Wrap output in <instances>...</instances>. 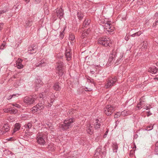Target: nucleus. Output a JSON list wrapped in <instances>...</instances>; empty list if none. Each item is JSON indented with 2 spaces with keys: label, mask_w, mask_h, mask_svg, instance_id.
<instances>
[{
  "label": "nucleus",
  "mask_w": 158,
  "mask_h": 158,
  "mask_svg": "<svg viewBox=\"0 0 158 158\" xmlns=\"http://www.w3.org/2000/svg\"><path fill=\"white\" fill-rule=\"evenodd\" d=\"M74 122V120L73 119L65 120L63 124L60 125V127L64 130H66L71 127L72 124Z\"/></svg>",
  "instance_id": "1"
},
{
  "label": "nucleus",
  "mask_w": 158,
  "mask_h": 158,
  "mask_svg": "<svg viewBox=\"0 0 158 158\" xmlns=\"http://www.w3.org/2000/svg\"><path fill=\"white\" fill-rule=\"evenodd\" d=\"M98 41L99 44L106 47L109 46L110 44L111 43L110 39L106 36L100 38Z\"/></svg>",
  "instance_id": "2"
},
{
  "label": "nucleus",
  "mask_w": 158,
  "mask_h": 158,
  "mask_svg": "<svg viewBox=\"0 0 158 158\" xmlns=\"http://www.w3.org/2000/svg\"><path fill=\"white\" fill-rule=\"evenodd\" d=\"M64 68L62 62H58L57 63L56 67V73L59 76H61L63 74L64 72Z\"/></svg>",
  "instance_id": "3"
},
{
  "label": "nucleus",
  "mask_w": 158,
  "mask_h": 158,
  "mask_svg": "<svg viewBox=\"0 0 158 158\" xmlns=\"http://www.w3.org/2000/svg\"><path fill=\"white\" fill-rule=\"evenodd\" d=\"M36 99V96L25 97L24 100V103L27 105H31L33 104Z\"/></svg>",
  "instance_id": "4"
},
{
  "label": "nucleus",
  "mask_w": 158,
  "mask_h": 158,
  "mask_svg": "<svg viewBox=\"0 0 158 158\" xmlns=\"http://www.w3.org/2000/svg\"><path fill=\"white\" fill-rule=\"evenodd\" d=\"M114 109L113 106L111 105L106 106L104 109V113L107 115H110L114 111Z\"/></svg>",
  "instance_id": "5"
},
{
  "label": "nucleus",
  "mask_w": 158,
  "mask_h": 158,
  "mask_svg": "<svg viewBox=\"0 0 158 158\" xmlns=\"http://www.w3.org/2000/svg\"><path fill=\"white\" fill-rule=\"evenodd\" d=\"M37 139L38 143L42 145H44L45 144L44 135L43 133H39L37 135Z\"/></svg>",
  "instance_id": "6"
},
{
  "label": "nucleus",
  "mask_w": 158,
  "mask_h": 158,
  "mask_svg": "<svg viewBox=\"0 0 158 158\" xmlns=\"http://www.w3.org/2000/svg\"><path fill=\"white\" fill-rule=\"evenodd\" d=\"M117 80L115 77L110 79L108 81L106 85V88H109L111 87L116 81Z\"/></svg>",
  "instance_id": "7"
},
{
  "label": "nucleus",
  "mask_w": 158,
  "mask_h": 158,
  "mask_svg": "<svg viewBox=\"0 0 158 158\" xmlns=\"http://www.w3.org/2000/svg\"><path fill=\"white\" fill-rule=\"evenodd\" d=\"M3 111L6 113L10 112L11 114H15L17 112V110L15 108H12L10 106L8 108L3 109Z\"/></svg>",
  "instance_id": "8"
},
{
  "label": "nucleus",
  "mask_w": 158,
  "mask_h": 158,
  "mask_svg": "<svg viewBox=\"0 0 158 158\" xmlns=\"http://www.w3.org/2000/svg\"><path fill=\"white\" fill-rule=\"evenodd\" d=\"M71 50L69 48H67L65 51V56L68 60L70 59L71 57Z\"/></svg>",
  "instance_id": "9"
},
{
  "label": "nucleus",
  "mask_w": 158,
  "mask_h": 158,
  "mask_svg": "<svg viewBox=\"0 0 158 158\" xmlns=\"http://www.w3.org/2000/svg\"><path fill=\"white\" fill-rule=\"evenodd\" d=\"M111 22H108L105 24V28L107 29L108 31H111V30H113V27H112V26H111Z\"/></svg>",
  "instance_id": "10"
},
{
  "label": "nucleus",
  "mask_w": 158,
  "mask_h": 158,
  "mask_svg": "<svg viewBox=\"0 0 158 158\" xmlns=\"http://www.w3.org/2000/svg\"><path fill=\"white\" fill-rule=\"evenodd\" d=\"M22 60L19 58L16 61V66L17 68L19 69H21L23 68V66L22 64Z\"/></svg>",
  "instance_id": "11"
},
{
  "label": "nucleus",
  "mask_w": 158,
  "mask_h": 158,
  "mask_svg": "<svg viewBox=\"0 0 158 158\" xmlns=\"http://www.w3.org/2000/svg\"><path fill=\"white\" fill-rule=\"evenodd\" d=\"M57 16L60 19L62 18L63 15V11L62 8H60L56 11Z\"/></svg>",
  "instance_id": "12"
},
{
  "label": "nucleus",
  "mask_w": 158,
  "mask_h": 158,
  "mask_svg": "<svg viewBox=\"0 0 158 158\" xmlns=\"http://www.w3.org/2000/svg\"><path fill=\"white\" fill-rule=\"evenodd\" d=\"M115 53H114V54H112L110 55L109 57V59L108 62H110V65L111 64V63H113L114 62L115 60Z\"/></svg>",
  "instance_id": "13"
},
{
  "label": "nucleus",
  "mask_w": 158,
  "mask_h": 158,
  "mask_svg": "<svg viewBox=\"0 0 158 158\" xmlns=\"http://www.w3.org/2000/svg\"><path fill=\"white\" fill-rule=\"evenodd\" d=\"M87 129H86L87 132L90 135H92L93 133V129L92 127L90 124L88 125L87 126Z\"/></svg>",
  "instance_id": "14"
},
{
  "label": "nucleus",
  "mask_w": 158,
  "mask_h": 158,
  "mask_svg": "<svg viewBox=\"0 0 158 158\" xmlns=\"http://www.w3.org/2000/svg\"><path fill=\"white\" fill-rule=\"evenodd\" d=\"M53 89L56 91H59L60 88L58 83H55L53 86Z\"/></svg>",
  "instance_id": "15"
},
{
  "label": "nucleus",
  "mask_w": 158,
  "mask_h": 158,
  "mask_svg": "<svg viewBox=\"0 0 158 158\" xmlns=\"http://www.w3.org/2000/svg\"><path fill=\"white\" fill-rule=\"evenodd\" d=\"M20 127V126L19 123H17L15 124V127L13 129V132H15L19 130Z\"/></svg>",
  "instance_id": "16"
},
{
  "label": "nucleus",
  "mask_w": 158,
  "mask_h": 158,
  "mask_svg": "<svg viewBox=\"0 0 158 158\" xmlns=\"http://www.w3.org/2000/svg\"><path fill=\"white\" fill-rule=\"evenodd\" d=\"M89 31V30H88L87 31H83L81 37L82 39H84L88 35Z\"/></svg>",
  "instance_id": "17"
},
{
  "label": "nucleus",
  "mask_w": 158,
  "mask_h": 158,
  "mask_svg": "<svg viewBox=\"0 0 158 158\" xmlns=\"http://www.w3.org/2000/svg\"><path fill=\"white\" fill-rule=\"evenodd\" d=\"M39 109V106L37 105L36 106L33 107L31 110V111L33 113H35L37 112Z\"/></svg>",
  "instance_id": "18"
},
{
  "label": "nucleus",
  "mask_w": 158,
  "mask_h": 158,
  "mask_svg": "<svg viewBox=\"0 0 158 158\" xmlns=\"http://www.w3.org/2000/svg\"><path fill=\"white\" fill-rule=\"evenodd\" d=\"M142 49H145L147 48V42L146 41H144L140 44Z\"/></svg>",
  "instance_id": "19"
},
{
  "label": "nucleus",
  "mask_w": 158,
  "mask_h": 158,
  "mask_svg": "<svg viewBox=\"0 0 158 158\" xmlns=\"http://www.w3.org/2000/svg\"><path fill=\"white\" fill-rule=\"evenodd\" d=\"M2 131L6 132L8 131L9 130V127L7 124H4L2 128Z\"/></svg>",
  "instance_id": "20"
},
{
  "label": "nucleus",
  "mask_w": 158,
  "mask_h": 158,
  "mask_svg": "<svg viewBox=\"0 0 158 158\" xmlns=\"http://www.w3.org/2000/svg\"><path fill=\"white\" fill-rule=\"evenodd\" d=\"M35 47V46H34L33 47H31L29 48L28 50L29 51H31L30 53H34V52H31L32 51H35V52L36 51L37 48L36 47L34 48Z\"/></svg>",
  "instance_id": "21"
},
{
  "label": "nucleus",
  "mask_w": 158,
  "mask_h": 158,
  "mask_svg": "<svg viewBox=\"0 0 158 158\" xmlns=\"http://www.w3.org/2000/svg\"><path fill=\"white\" fill-rule=\"evenodd\" d=\"M90 22V21L89 19H86L84 22L83 26L84 27H85L86 26H88L89 25Z\"/></svg>",
  "instance_id": "22"
},
{
  "label": "nucleus",
  "mask_w": 158,
  "mask_h": 158,
  "mask_svg": "<svg viewBox=\"0 0 158 158\" xmlns=\"http://www.w3.org/2000/svg\"><path fill=\"white\" fill-rule=\"evenodd\" d=\"M148 71L152 73L155 74L156 73L157 70L156 69H154V67H153V68H150L149 69Z\"/></svg>",
  "instance_id": "23"
},
{
  "label": "nucleus",
  "mask_w": 158,
  "mask_h": 158,
  "mask_svg": "<svg viewBox=\"0 0 158 158\" xmlns=\"http://www.w3.org/2000/svg\"><path fill=\"white\" fill-rule=\"evenodd\" d=\"M118 148V147L117 144L115 143H113V148L115 152H117Z\"/></svg>",
  "instance_id": "24"
},
{
  "label": "nucleus",
  "mask_w": 158,
  "mask_h": 158,
  "mask_svg": "<svg viewBox=\"0 0 158 158\" xmlns=\"http://www.w3.org/2000/svg\"><path fill=\"white\" fill-rule=\"evenodd\" d=\"M95 121L96 124L95 125V128L96 129L99 127L100 124L99 123H98V119H96L95 120Z\"/></svg>",
  "instance_id": "25"
},
{
  "label": "nucleus",
  "mask_w": 158,
  "mask_h": 158,
  "mask_svg": "<svg viewBox=\"0 0 158 158\" xmlns=\"http://www.w3.org/2000/svg\"><path fill=\"white\" fill-rule=\"evenodd\" d=\"M38 106H39V109L40 110L42 109L44 107V103H39L38 105Z\"/></svg>",
  "instance_id": "26"
},
{
  "label": "nucleus",
  "mask_w": 158,
  "mask_h": 158,
  "mask_svg": "<svg viewBox=\"0 0 158 158\" xmlns=\"http://www.w3.org/2000/svg\"><path fill=\"white\" fill-rule=\"evenodd\" d=\"M31 25V22L29 21H26L25 22V26L26 27H30Z\"/></svg>",
  "instance_id": "27"
},
{
  "label": "nucleus",
  "mask_w": 158,
  "mask_h": 158,
  "mask_svg": "<svg viewBox=\"0 0 158 158\" xmlns=\"http://www.w3.org/2000/svg\"><path fill=\"white\" fill-rule=\"evenodd\" d=\"M75 39V36L72 34H71L69 36V40L73 41Z\"/></svg>",
  "instance_id": "28"
},
{
  "label": "nucleus",
  "mask_w": 158,
  "mask_h": 158,
  "mask_svg": "<svg viewBox=\"0 0 158 158\" xmlns=\"http://www.w3.org/2000/svg\"><path fill=\"white\" fill-rule=\"evenodd\" d=\"M77 16L80 19H81L83 17V15L81 12H78L77 13Z\"/></svg>",
  "instance_id": "29"
},
{
  "label": "nucleus",
  "mask_w": 158,
  "mask_h": 158,
  "mask_svg": "<svg viewBox=\"0 0 158 158\" xmlns=\"http://www.w3.org/2000/svg\"><path fill=\"white\" fill-rule=\"evenodd\" d=\"M32 127V125L31 123H28L26 125V128L27 130H28L29 128H31Z\"/></svg>",
  "instance_id": "30"
},
{
  "label": "nucleus",
  "mask_w": 158,
  "mask_h": 158,
  "mask_svg": "<svg viewBox=\"0 0 158 158\" xmlns=\"http://www.w3.org/2000/svg\"><path fill=\"white\" fill-rule=\"evenodd\" d=\"M121 115L124 116H127L128 114L127 111L126 110H124L123 112L121 113Z\"/></svg>",
  "instance_id": "31"
},
{
  "label": "nucleus",
  "mask_w": 158,
  "mask_h": 158,
  "mask_svg": "<svg viewBox=\"0 0 158 158\" xmlns=\"http://www.w3.org/2000/svg\"><path fill=\"white\" fill-rule=\"evenodd\" d=\"M19 96V94H13L11 96H10L9 97L8 99H11L13 97H15L16 96L17 97H18Z\"/></svg>",
  "instance_id": "32"
},
{
  "label": "nucleus",
  "mask_w": 158,
  "mask_h": 158,
  "mask_svg": "<svg viewBox=\"0 0 158 158\" xmlns=\"http://www.w3.org/2000/svg\"><path fill=\"white\" fill-rule=\"evenodd\" d=\"M121 115V113L119 112H118L117 113L115 114L114 115V117L115 118H117L120 116V115Z\"/></svg>",
  "instance_id": "33"
},
{
  "label": "nucleus",
  "mask_w": 158,
  "mask_h": 158,
  "mask_svg": "<svg viewBox=\"0 0 158 158\" xmlns=\"http://www.w3.org/2000/svg\"><path fill=\"white\" fill-rule=\"evenodd\" d=\"M47 102H48V105H47V106H48L50 107L52 104V100H51L50 102H49L48 100L47 101Z\"/></svg>",
  "instance_id": "34"
},
{
  "label": "nucleus",
  "mask_w": 158,
  "mask_h": 158,
  "mask_svg": "<svg viewBox=\"0 0 158 158\" xmlns=\"http://www.w3.org/2000/svg\"><path fill=\"white\" fill-rule=\"evenodd\" d=\"M157 143L156 144V147L155 149V152H156V154H158V147L157 146Z\"/></svg>",
  "instance_id": "35"
},
{
  "label": "nucleus",
  "mask_w": 158,
  "mask_h": 158,
  "mask_svg": "<svg viewBox=\"0 0 158 158\" xmlns=\"http://www.w3.org/2000/svg\"><path fill=\"white\" fill-rule=\"evenodd\" d=\"M12 105L13 106H15L18 108H20V106L18 104H12Z\"/></svg>",
  "instance_id": "36"
},
{
  "label": "nucleus",
  "mask_w": 158,
  "mask_h": 158,
  "mask_svg": "<svg viewBox=\"0 0 158 158\" xmlns=\"http://www.w3.org/2000/svg\"><path fill=\"white\" fill-rule=\"evenodd\" d=\"M141 32L140 31H138L137 32H136L135 33V34L136 35V36H139L140 35H141Z\"/></svg>",
  "instance_id": "37"
},
{
  "label": "nucleus",
  "mask_w": 158,
  "mask_h": 158,
  "mask_svg": "<svg viewBox=\"0 0 158 158\" xmlns=\"http://www.w3.org/2000/svg\"><path fill=\"white\" fill-rule=\"evenodd\" d=\"M47 127L50 130H52V131H53L52 130V127L50 126V125L49 126V124H48V126Z\"/></svg>",
  "instance_id": "38"
},
{
  "label": "nucleus",
  "mask_w": 158,
  "mask_h": 158,
  "mask_svg": "<svg viewBox=\"0 0 158 158\" xmlns=\"http://www.w3.org/2000/svg\"><path fill=\"white\" fill-rule=\"evenodd\" d=\"M142 105V103L141 102H140V103L139 104L137 105V107L139 109L140 106Z\"/></svg>",
  "instance_id": "39"
},
{
  "label": "nucleus",
  "mask_w": 158,
  "mask_h": 158,
  "mask_svg": "<svg viewBox=\"0 0 158 158\" xmlns=\"http://www.w3.org/2000/svg\"><path fill=\"white\" fill-rule=\"evenodd\" d=\"M63 31H62V32H61L60 34V37L61 38V39H62L63 37V36H64V35H63Z\"/></svg>",
  "instance_id": "40"
},
{
  "label": "nucleus",
  "mask_w": 158,
  "mask_h": 158,
  "mask_svg": "<svg viewBox=\"0 0 158 158\" xmlns=\"http://www.w3.org/2000/svg\"><path fill=\"white\" fill-rule=\"evenodd\" d=\"M42 63L41 62V63L39 64H36L35 65V66H36V67H40V66H42Z\"/></svg>",
  "instance_id": "41"
},
{
  "label": "nucleus",
  "mask_w": 158,
  "mask_h": 158,
  "mask_svg": "<svg viewBox=\"0 0 158 158\" xmlns=\"http://www.w3.org/2000/svg\"><path fill=\"white\" fill-rule=\"evenodd\" d=\"M3 25V24L2 23H0V30L2 29V27Z\"/></svg>",
  "instance_id": "42"
},
{
  "label": "nucleus",
  "mask_w": 158,
  "mask_h": 158,
  "mask_svg": "<svg viewBox=\"0 0 158 158\" xmlns=\"http://www.w3.org/2000/svg\"><path fill=\"white\" fill-rule=\"evenodd\" d=\"M44 96V94L43 93L41 94H40V98H43Z\"/></svg>",
  "instance_id": "43"
},
{
  "label": "nucleus",
  "mask_w": 158,
  "mask_h": 158,
  "mask_svg": "<svg viewBox=\"0 0 158 158\" xmlns=\"http://www.w3.org/2000/svg\"><path fill=\"white\" fill-rule=\"evenodd\" d=\"M100 150H101V149H100V148H97V149L96 150V152H98V153H97L98 154L99 153V151H100Z\"/></svg>",
  "instance_id": "44"
},
{
  "label": "nucleus",
  "mask_w": 158,
  "mask_h": 158,
  "mask_svg": "<svg viewBox=\"0 0 158 158\" xmlns=\"http://www.w3.org/2000/svg\"><path fill=\"white\" fill-rule=\"evenodd\" d=\"M5 44H5V43H3L2 44V45H1V46H2V48H3V49H4V47H5Z\"/></svg>",
  "instance_id": "45"
},
{
  "label": "nucleus",
  "mask_w": 158,
  "mask_h": 158,
  "mask_svg": "<svg viewBox=\"0 0 158 158\" xmlns=\"http://www.w3.org/2000/svg\"><path fill=\"white\" fill-rule=\"evenodd\" d=\"M35 2H36L37 3L40 2L41 0H34Z\"/></svg>",
  "instance_id": "46"
},
{
  "label": "nucleus",
  "mask_w": 158,
  "mask_h": 158,
  "mask_svg": "<svg viewBox=\"0 0 158 158\" xmlns=\"http://www.w3.org/2000/svg\"><path fill=\"white\" fill-rule=\"evenodd\" d=\"M150 105H147L146 106V109L148 110L149 109Z\"/></svg>",
  "instance_id": "47"
},
{
  "label": "nucleus",
  "mask_w": 158,
  "mask_h": 158,
  "mask_svg": "<svg viewBox=\"0 0 158 158\" xmlns=\"http://www.w3.org/2000/svg\"><path fill=\"white\" fill-rule=\"evenodd\" d=\"M4 11L3 10H1L0 11V14L3 13Z\"/></svg>",
  "instance_id": "48"
},
{
  "label": "nucleus",
  "mask_w": 158,
  "mask_h": 158,
  "mask_svg": "<svg viewBox=\"0 0 158 158\" xmlns=\"http://www.w3.org/2000/svg\"><path fill=\"white\" fill-rule=\"evenodd\" d=\"M135 36H136V35L135 34V33L134 34L131 35V36L133 37H135Z\"/></svg>",
  "instance_id": "49"
},
{
  "label": "nucleus",
  "mask_w": 158,
  "mask_h": 158,
  "mask_svg": "<svg viewBox=\"0 0 158 158\" xmlns=\"http://www.w3.org/2000/svg\"><path fill=\"white\" fill-rule=\"evenodd\" d=\"M3 49V48H2V46H0V50L1 49Z\"/></svg>",
  "instance_id": "50"
},
{
  "label": "nucleus",
  "mask_w": 158,
  "mask_h": 158,
  "mask_svg": "<svg viewBox=\"0 0 158 158\" xmlns=\"http://www.w3.org/2000/svg\"><path fill=\"white\" fill-rule=\"evenodd\" d=\"M121 58H120L119 60L118 59L117 61H118V62H119V61H121Z\"/></svg>",
  "instance_id": "51"
},
{
  "label": "nucleus",
  "mask_w": 158,
  "mask_h": 158,
  "mask_svg": "<svg viewBox=\"0 0 158 158\" xmlns=\"http://www.w3.org/2000/svg\"><path fill=\"white\" fill-rule=\"evenodd\" d=\"M108 133V131H107L106 133H105V135H107V133Z\"/></svg>",
  "instance_id": "52"
},
{
  "label": "nucleus",
  "mask_w": 158,
  "mask_h": 158,
  "mask_svg": "<svg viewBox=\"0 0 158 158\" xmlns=\"http://www.w3.org/2000/svg\"><path fill=\"white\" fill-rule=\"evenodd\" d=\"M99 139V137H98L97 139V141H98V140Z\"/></svg>",
  "instance_id": "53"
},
{
  "label": "nucleus",
  "mask_w": 158,
  "mask_h": 158,
  "mask_svg": "<svg viewBox=\"0 0 158 158\" xmlns=\"http://www.w3.org/2000/svg\"><path fill=\"white\" fill-rule=\"evenodd\" d=\"M156 65L157 66H158V62H157L156 63Z\"/></svg>",
  "instance_id": "54"
},
{
  "label": "nucleus",
  "mask_w": 158,
  "mask_h": 158,
  "mask_svg": "<svg viewBox=\"0 0 158 158\" xmlns=\"http://www.w3.org/2000/svg\"><path fill=\"white\" fill-rule=\"evenodd\" d=\"M128 40V38L127 37V38H126V40Z\"/></svg>",
  "instance_id": "55"
},
{
  "label": "nucleus",
  "mask_w": 158,
  "mask_h": 158,
  "mask_svg": "<svg viewBox=\"0 0 158 158\" xmlns=\"http://www.w3.org/2000/svg\"><path fill=\"white\" fill-rule=\"evenodd\" d=\"M139 1H140V0H139L138 1V2H139Z\"/></svg>",
  "instance_id": "56"
},
{
  "label": "nucleus",
  "mask_w": 158,
  "mask_h": 158,
  "mask_svg": "<svg viewBox=\"0 0 158 158\" xmlns=\"http://www.w3.org/2000/svg\"><path fill=\"white\" fill-rule=\"evenodd\" d=\"M147 116H149V115L148 114L147 115Z\"/></svg>",
  "instance_id": "57"
}]
</instances>
